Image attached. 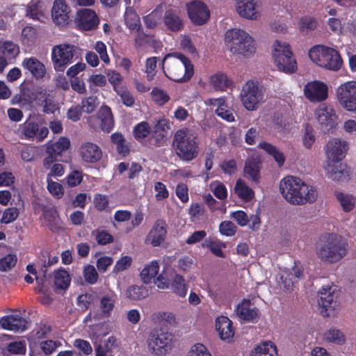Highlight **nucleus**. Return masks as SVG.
<instances>
[{
    "label": "nucleus",
    "instance_id": "f8f14e48",
    "mask_svg": "<svg viewBox=\"0 0 356 356\" xmlns=\"http://www.w3.org/2000/svg\"><path fill=\"white\" fill-rule=\"evenodd\" d=\"M172 341V335L169 332L154 330L148 339V348L155 355H164L170 348Z\"/></svg>",
    "mask_w": 356,
    "mask_h": 356
},
{
    "label": "nucleus",
    "instance_id": "1a4fd4ad",
    "mask_svg": "<svg viewBox=\"0 0 356 356\" xmlns=\"http://www.w3.org/2000/svg\"><path fill=\"white\" fill-rule=\"evenodd\" d=\"M17 134L21 139L40 143L47 137L49 129L46 126H42L37 121L28 118L19 125Z\"/></svg>",
    "mask_w": 356,
    "mask_h": 356
},
{
    "label": "nucleus",
    "instance_id": "a19ab883",
    "mask_svg": "<svg viewBox=\"0 0 356 356\" xmlns=\"http://www.w3.org/2000/svg\"><path fill=\"white\" fill-rule=\"evenodd\" d=\"M70 284V278L68 273L63 269H59L54 272V284L60 289H67Z\"/></svg>",
    "mask_w": 356,
    "mask_h": 356
},
{
    "label": "nucleus",
    "instance_id": "c03bdc74",
    "mask_svg": "<svg viewBox=\"0 0 356 356\" xmlns=\"http://www.w3.org/2000/svg\"><path fill=\"white\" fill-rule=\"evenodd\" d=\"M336 197L344 211L353 210L355 204V197L353 195L339 192L336 194Z\"/></svg>",
    "mask_w": 356,
    "mask_h": 356
},
{
    "label": "nucleus",
    "instance_id": "f704fd0d",
    "mask_svg": "<svg viewBox=\"0 0 356 356\" xmlns=\"http://www.w3.org/2000/svg\"><path fill=\"white\" fill-rule=\"evenodd\" d=\"M215 102H212L213 105H218V108L216 109V114L220 117L222 119L232 122L234 121V116L232 113V110L228 109L225 105V101L223 98L214 99Z\"/></svg>",
    "mask_w": 356,
    "mask_h": 356
},
{
    "label": "nucleus",
    "instance_id": "0eeeda50",
    "mask_svg": "<svg viewBox=\"0 0 356 356\" xmlns=\"http://www.w3.org/2000/svg\"><path fill=\"white\" fill-rule=\"evenodd\" d=\"M80 57L79 49L74 44L63 43L51 49V59L56 72H63L67 67Z\"/></svg>",
    "mask_w": 356,
    "mask_h": 356
},
{
    "label": "nucleus",
    "instance_id": "423d86ee",
    "mask_svg": "<svg viewBox=\"0 0 356 356\" xmlns=\"http://www.w3.org/2000/svg\"><path fill=\"white\" fill-rule=\"evenodd\" d=\"M225 40L230 44V50L234 54L249 56L256 50L253 38L248 33L241 29L227 31Z\"/></svg>",
    "mask_w": 356,
    "mask_h": 356
},
{
    "label": "nucleus",
    "instance_id": "9b49d317",
    "mask_svg": "<svg viewBox=\"0 0 356 356\" xmlns=\"http://www.w3.org/2000/svg\"><path fill=\"white\" fill-rule=\"evenodd\" d=\"M339 104L348 111H356V81H347L337 90Z\"/></svg>",
    "mask_w": 356,
    "mask_h": 356
},
{
    "label": "nucleus",
    "instance_id": "49530a36",
    "mask_svg": "<svg viewBox=\"0 0 356 356\" xmlns=\"http://www.w3.org/2000/svg\"><path fill=\"white\" fill-rule=\"evenodd\" d=\"M299 29L301 32L308 33L317 28L318 22L314 17L309 16L302 17L298 22Z\"/></svg>",
    "mask_w": 356,
    "mask_h": 356
},
{
    "label": "nucleus",
    "instance_id": "69168bd1",
    "mask_svg": "<svg viewBox=\"0 0 356 356\" xmlns=\"http://www.w3.org/2000/svg\"><path fill=\"white\" fill-rule=\"evenodd\" d=\"M187 356H211L205 346L202 343L193 345Z\"/></svg>",
    "mask_w": 356,
    "mask_h": 356
},
{
    "label": "nucleus",
    "instance_id": "37998d69",
    "mask_svg": "<svg viewBox=\"0 0 356 356\" xmlns=\"http://www.w3.org/2000/svg\"><path fill=\"white\" fill-rule=\"evenodd\" d=\"M210 83L215 90L222 91L228 87V79L225 74L218 72L211 76Z\"/></svg>",
    "mask_w": 356,
    "mask_h": 356
},
{
    "label": "nucleus",
    "instance_id": "20e7f679",
    "mask_svg": "<svg viewBox=\"0 0 356 356\" xmlns=\"http://www.w3.org/2000/svg\"><path fill=\"white\" fill-rule=\"evenodd\" d=\"M172 147L181 161L195 159L200 152L197 136L188 128L178 129L174 134Z\"/></svg>",
    "mask_w": 356,
    "mask_h": 356
},
{
    "label": "nucleus",
    "instance_id": "f03ea898",
    "mask_svg": "<svg viewBox=\"0 0 356 356\" xmlns=\"http://www.w3.org/2000/svg\"><path fill=\"white\" fill-rule=\"evenodd\" d=\"M348 244L341 235L325 233L319 236L315 244L316 257L324 263L335 264L348 253Z\"/></svg>",
    "mask_w": 356,
    "mask_h": 356
},
{
    "label": "nucleus",
    "instance_id": "72a5a7b5",
    "mask_svg": "<svg viewBox=\"0 0 356 356\" xmlns=\"http://www.w3.org/2000/svg\"><path fill=\"white\" fill-rule=\"evenodd\" d=\"M258 147L270 155L280 167L284 165L285 156L283 152L280 151L276 146L266 141H263L259 144Z\"/></svg>",
    "mask_w": 356,
    "mask_h": 356
},
{
    "label": "nucleus",
    "instance_id": "79ce46f5",
    "mask_svg": "<svg viewBox=\"0 0 356 356\" xmlns=\"http://www.w3.org/2000/svg\"><path fill=\"white\" fill-rule=\"evenodd\" d=\"M126 295L131 300H138L147 297L148 291L143 286L134 285L127 289Z\"/></svg>",
    "mask_w": 356,
    "mask_h": 356
},
{
    "label": "nucleus",
    "instance_id": "a18cd8bd",
    "mask_svg": "<svg viewBox=\"0 0 356 356\" xmlns=\"http://www.w3.org/2000/svg\"><path fill=\"white\" fill-rule=\"evenodd\" d=\"M202 247L209 248L210 251L216 256L221 258L225 257L222 248L225 247V244L218 241L206 239L202 244Z\"/></svg>",
    "mask_w": 356,
    "mask_h": 356
},
{
    "label": "nucleus",
    "instance_id": "c9c22d12",
    "mask_svg": "<svg viewBox=\"0 0 356 356\" xmlns=\"http://www.w3.org/2000/svg\"><path fill=\"white\" fill-rule=\"evenodd\" d=\"M166 234L165 227L161 226L160 224H156L148 234V239L151 240V244L154 246H159L164 241Z\"/></svg>",
    "mask_w": 356,
    "mask_h": 356
},
{
    "label": "nucleus",
    "instance_id": "aec40b11",
    "mask_svg": "<svg viewBox=\"0 0 356 356\" xmlns=\"http://www.w3.org/2000/svg\"><path fill=\"white\" fill-rule=\"evenodd\" d=\"M70 9L64 0H55L51 15L55 24L61 26L68 24Z\"/></svg>",
    "mask_w": 356,
    "mask_h": 356
},
{
    "label": "nucleus",
    "instance_id": "4d7b16f0",
    "mask_svg": "<svg viewBox=\"0 0 356 356\" xmlns=\"http://www.w3.org/2000/svg\"><path fill=\"white\" fill-rule=\"evenodd\" d=\"M157 65L156 57H150L145 62V72L147 73V79L149 81L152 80L156 75V67Z\"/></svg>",
    "mask_w": 356,
    "mask_h": 356
},
{
    "label": "nucleus",
    "instance_id": "7ed1b4c3",
    "mask_svg": "<svg viewBox=\"0 0 356 356\" xmlns=\"http://www.w3.org/2000/svg\"><path fill=\"white\" fill-rule=\"evenodd\" d=\"M163 70L170 80L184 83L189 81L194 74L191 60L181 53L168 54L163 60Z\"/></svg>",
    "mask_w": 356,
    "mask_h": 356
},
{
    "label": "nucleus",
    "instance_id": "9d476101",
    "mask_svg": "<svg viewBox=\"0 0 356 356\" xmlns=\"http://www.w3.org/2000/svg\"><path fill=\"white\" fill-rule=\"evenodd\" d=\"M241 99L247 110H255L263 99V94L257 83L253 81H247L241 92Z\"/></svg>",
    "mask_w": 356,
    "mask_h": 356
},
{
    "label": "nucleus",
    "instance_id": "a878e982",
    "mask_svg": "<svg viewBox=\"0 0 356 356\" xmlns=\"http://www.w3.org/2000/svg\"><path fill=\"white\" fill-rule=\"evenodd\" d=\"M236 312L240 318L256 322L259 316V310L254 307H251L250 300L244 299L236 307Z\"/></svg>",
    "mask_w": 356,
    "mask_h": 356
},
{
    "label": "nucleus",
    "instance_id": "0e129e2a",
    "mask_svg": "<svg viewBox=\"0 0 356 356\" xmlns=\"http://www.w3.org/2000/svg\"><path fill=\"white\" fill-rule=\"evenodd\" d=\"M19 209L15 207H10L6 209L3 213L1 222H13L19 216Z\"/></svg>",
    "mask_w": 356,
    "mask_h": 356
},
{
    "label": "nucleus",
    "instance_id": "3c124183",
    "mask_svg": "<svg viewBox=\"0 0 356 356\" xmlns=\"http://www.w3.org/2000/svg\"><path fill=\"white\" fill-rule=\"evenodd\" d=\"M99 105L98 99L96 96H90L83 98L80 105L83 111L87 113H91L95 111Z\"/></svg>",
    "mask_w": 356,
    "mask_h": 356
},
{
    "label": "nucleus",
    "instance_id": "58836bf2",
    "mask_svg": "<svg viewBox=\"0 0 356 356\" xmlns=\"http://www.w3.org/2000/svg\"><path fill=\"white\" fill-rule=\"evenodd\" d=\"M151 128L148 122H141L137 124L133 129L134 138L143 144L144 141L149 137Z\"/></svg>",
    "mask_w": 356,
    "mask_h": 356
},
{
    "label": "nucleus",
    "instance_id": "5701e85b",
    "mask_svg": "<svg viewBox=\"0 0 356 356\" xmlns=\"http://www.w3.org/2000/svg\"><path fill=\"white\" fill-rule=\"evenodd\" d=\"M163 21L166 29L172 32H179L184 28V21L179 13L170 8L165 11Z\"/></svg>",
    "mask_w": 356,
    "mask_h": 356
},
{
    "label": "nucleus",
    "instance_id": "dca6fc26",
    "mask_svg": "<svg viewBox=\"0 0 356 356\" xmlns=\"http://www.w3.org/2000/svg\"><path fill=\"white\" fill-rule=\"evenodd\" d=\"M304 95L311 102H321L328 97V88L321 81H309L304 86Z\"/></svg>",
    "mask_w": 356,
    "mask_h": 356
},
{
    "label": "nucleus",
    "instance_id": "de8ad7c7",
    "mask_svg": "<svg viewBox=\"0 0 356 356\" xmlns=\"http://www.w3.org/2000/svg\"><path fill=\"white\" fill-rule=\"evenodd\" d=\"M151 95L152 101L160 106L165 105L170 100L167 92L159 88H154L152 90Z\"/></svg>",
    "mask_w": 356,
    "mask_h": 356
},
{
    "label": "nucleus",
    "instance_id": "7c9ffc66",
    "mask_svg": "<svg viewBox=\"0 0 356 356\" xmlns=\"http://www.w3.org/2000/svg\"><path fill=\"white\" fill-rule=\"evenodd\" d=\"M250 356H277V347L271 341H264L257 345Z\"/></svg>",
    "mask_w": 356,
    "mask_h": 356
},
{
    "label": "nucleus",
    "instance_id": "864d4df0",
    "mask_svg": "<svg viewBox=\"0 0 356 356\" xmlns=\"http://www.w3.org/2000/svg\"><path fill=\"white\" fill-rule=\"evenodd\" d=\"M161 18L160 11L154 10L149 15L143 17V22L148 29H154Z\"/></svg>",
    "mask_w": 356,
    "mask_h": 356
},
{
    "label": "nucleus",
    "instance_id": "2f4dec72",
    "mask_svg": "<svg viewBox=\"0 0 356 356\" xmlns=\"http://www.w3.org/2000/svg\"><path fill=\"white\" fill-rule=\"evenodd\" d=\"M116 298L117 296L113 291L104 294L101 298L99 308L105 317L111 316V312L115 307Z\"/></svg>",
    "mask_w": 356,
    "mask_h": 356
},
{
    "label": "nucleus",
    "instance_id": "680f3d73",
    "mask_svg": "<svg viewBox=\"0 0 356 356\" xmlns=\"http://www.w3.org/2000/svg\"><path fill=\"white\" fill-rule=\"evenodd\" d=\"M21 158L26 162H30L34 160L36 149L34 146L26 145L20 151Z\"/></svg>",
    "mask_w": 356,
    "mask_h": 356
},
{
    "label": "nucleus",
    "instance_id": "338daca9",
    "mask_svg": "<svg viewBox=\"0 0 356 356\" xmlns=\"http://www.w3.org/2000/svg\"><path fill=\"white\" fill-rule=\"evenodd\" d=\"M8 350L13 354L24 355L26 353V348L24 341H13L8 344Z\"/></svg>",
    "mask_w": 356,
    "mask_h": 356
},
{
    "label": "nucleus",
    "instance_id": "774afa93",
    "mask_svg": "<svg viewBox=\"0 0 356 356\" xmlns=\"http://www.w3.org/2000/svg\"><path fill=\"white\" fill-rule=\"evenodd\" d=\"M95 51L99 54L101 60L105 63H110V58L107 54L106 44L102 41H97L95 46Z\"/></svg>",
    "mask_w": 356,
    "mask_h": 356
},
{
    "label": "nucleus",
    "instance_id": "473e14b6",
    "mask_svg": "<svg viewBox=\"0 0 356 356\" xmlns=\"http://www.w3.org/2000/svg\"><path fill=\"white\" fill-rule=\"evenodd\" d=\"M234 193L237 196L245 202H250L254 197V191L246 185L244 181L239 179L234 186Z\"/></svg>",
    "mask_w": 356,
    "mask_h": 356
},
{
    "label": "nucleus",
    "instance_id": "5fc2aeb1",
    "mask_svg": "<svg viewBox=\"0 0 356 356\" xmlns=\"http://www.w3.org/2000/svg\"><path fill=\"white\" fill-rule=\"evenodd\" d=\"M107 77L109 83L112 85L113 90L116 93H119L120 86L122 81L121 74L115 70H110L107 73Z\"/></svg>",
    "mask_w": 356,
    "mask_h": 356
},
{
    "label": "nucleus",
    "instance_id": "cd10ccee",
    "mask_svg": "<svg viewBox=\"0 0 356 356\" xmlns=\"http://www.w3.org/2000/svg\"><path fill=\"white\" fill-rule=\"evenodd\" d=\"M334 164L329 165L327 172L330 178L334 181H344L349 177L348 166L342 163L334 162Z\"/></svg>",
    "mask_w": 356,
    "mask_h": 356
},
{
    "label": "nucleus",
    "instance_id": "6ab92c4d",
    "mask_svg": "<svg viewBox=\"0 0 356 356\" xmlns=\"http://www.w3.org/2000/svg\"><path fill=\"white\" fill-rule=\"evenodd\" d=\"M102 149L92 142L83 143L79 147V154L81 159L88 163H95L102 157Z\"/></svg>",
    "mask_w": 356,
    "mask_h": 356
},
{
    "label": "nucleus",
    "instance_id": "052dcab7",
    "mask_svg": "<svg viewBox=\"0 0 356 356\" xmlns=\"http://www.w3.org/2000/svg\"><path fill=\"white\" fill-rule=\"evenodd\" d=\"M93 203L97 210L102 211L108 206V197L101 193L95 194Z\"/></svg>",
    "mask_w": 356,
    "mask_h": 356
},
{
    "label": "nucleus",
    "instance_id": "6e6552de",
    "mask_svg": "<svg viewBox=\"0 0 356 356\" xmlns=\"http://www.w3.org/2000/svg\"><path fill=\"white\" fill-rule=\"evenodd\" d=\"M274 62L279 70L286 74H291L297 70L296 60L291 47L285 42L276 40L272 51Z\"/></svg>",
    "mask_w": 356,
    "mask_h": 356
},
{
    "label": "nucleus",
    "instance_id": "b1692460",
    "mask_svg": "<svg viewBox=\"0 0 356 356\" xmlns=\"http://www.w3.org/2000/svg\"><path fill=\"white\" fill-rule=\"evenodd\" d=\"M216 330L222 340L230 341L234 335L232 321L227 316H218L216 319Z\"/></svg>",
    "mask_w": 356,
    "mask_h": 356
},
{
    "label": "nucleus",
    "instance_id": "bb28decb",
    "mask_svg": "<svg viewBox=\"0 0 356 356\" xmlns=\"http://www.w3.org/2000/svg\"><path fill=\"white\" fill-rule=\"evenodd\" d=\"M334 298V291L331 286L323 287L319 291L318 305L322 308L321 314L323 316H329L328 308L331 307Z\"/></svg>",
    "mask_w": 356,
    "mask_h": 356
},
{
    "label": "nucleus",
    "instance_id": "bf43d9fd",
    "mask_svg": "<svg viewBox=\"0 0 356 356\" xmlns=\"http://www.w3.org/2000/svg\"><path fill=\"white\" fill-rule=\"evenodd\" d=\"M47 189L49 192L57 198H60L63 195V189L61 184L52 181L51 179H47Z\"/></svg>",
    "mask_w": 356,
    "mask_h": 356
},
{
    "label": "nucleus",
    "instance_id": "ddd939ff",
    "mask_svg": "<svg viewBox=\"0 0 356 356\" xmlns=\"http://www.w3.org/2000/svg\"><path fill=\"white\" fill-rule=\"evenodd\" d=\"M170 127L165 120H159L150 131L149 137L144 141L143 145L148 148L163 147L168 139Z\"/></svg>",
    "mask_w": 356,
    "mask_h": 356
},
{
    "label": "nucleus",
    "instance_id": "4be33fe9",
    "mask_svg": "<svg viewBox=\"0 0 356 356\" xmlns=\"http://www.w3.org/2000/svg\"><path fill=\"white\" fill-rule=\"evenodd\" d=\"M28 321L19 315H8L0 319L1 327L10 331H24L26 329Z\"/></svg>",
    "mask_w": 356,
    "mask_h": 356
},
{
    "label": "nucleus",
    "instance_id": "2eb2a0df",
    "mask_svg": "<svg viewBox=\"0 0 356 356\" xmlns=\"http://www.w3.org/2000/svg\"><path fill=\"white\" fill-rule=\"evenodd\" d=\"M74 24L75 27L79 31H94L98 28L99 19L95 10L81 8L76 12Z\"/></svg>",
    "mask_w": 356,
    "mask_h": 356
},
{
    "label": "nucleus",
    "instance_id": "412c9836",
    "mask_svg": "<svg viewBox=\"0 0 356 356\" xmlns=\"http://www.w3.org/2000/svg\"><path fill=\"white\" fill-rule=\"evenodd\" d=\"M22 66L37 80L43 79L47 73L45 65L35 57L25 58Z\"/></svg>",
    "mask_w": 356,
    "mask_h": 356
},
{
    "label": "nucleus",
    "instance_id": "39448f33",
    "mask_svg": "<svg viewBox=\"0 0 356 356\" xmlns=\"http://www.w3.org/2000/svg\"><path fill=\"white\" fill-rule=\"evenodd\" d=\"M309 56L316 65L327 70L337 71L342 65L339 53L332 47L316 45L309 51Z\"/></svg>",
    "mask_w": 356,
    "mask_h": 356
},
{
    "label": "nucleus",
    "instance_id": "603ef678",
    "mask_svg": "<svg viewBox=\"0 0 356 356\" xmlns=\"http://www.w3.org/2000/svg\"><path fill=\"white\" fill-rule=\"evenodd\" d=\"M325 337L327 341L337 344H343L346 341L343 334L340 330L334 328L330 329L325 334Z\"/></svg>",
    "mask_w": 356,
    "mask_h": 356
},
{
    "label": "nucleus",
    "instance_id": "c85d7f7f",
    "mask_svg": "<svg viewBox=\"0 0 356 356\" xmlns=\"http://www.w3.org/2000/svg\"><path fill=\"white\" fill-rule=\"evenodd\" d=\"M243 174L245 178L258 184L261 177L259 163L253 159L247 160L245 163Z\"/></svg>",
    "mask_w": 356,
    "mask_h": 356
},
{
    "label": "nucleus",
    "instance_id": "4468645a",
    "mask_svg": "<svg viewBox=\"0 0 356 356\" xmlns=\"http://www.w3.org/2000/svg\"><path fill=\"white\" fill-rule=\"evenodd\" d=\"M314 113L323 131L329 133L335 129L337 115L331 106L322 104L316 109Z\"/></svg>",
    "mask_w": 356,
    "mask_h": 356
},
{
    "label": "nucleus",
    "instance_id": "ea45409f",
    "mask_svg": "<svg viewBox=\"0 0 356 356\" xmlns=\"http://www.w3.org/2000/svg\"><path fill=\"white\" fill-rule=\"evenodd\" d=\"M159 264L156 261H153L149 265L145 266L140 272V277L143 281L147 284L149 283L159 273Z\"/></svg>",
    "mask_w": 356,
    "mask_h": 356
},
{
    "label": "nucleus",
    "instance_id": "4c0bfd02",
    "mask_svg": "<svg viewBox=\"0 0 356 356\" xmlns=\"http://www.w3.org/2000/svg\"><path fill=\"white\" fill-rule=\"evenodd\" d=\"M172 291L181 298L186 296L188 287L185 283L184 277L179 274H175L171 283Z\"/></svg>",
    "mask_w": 356,
    "mask_h": 356
},
{
    "label": "nucleus",
    "instance_id": "8fccbe9b",
    "mask_svg": "<svg viewBox=\"0 0 356 356\" xmlns=\"http://www.w3.org/2000/svg\"><path fill=\"white\" fill-rule=\"evenodd\" d=\"M17 261V258L15 254H8L5 256H2L0 259V271H9L15 266Z\"/></svg>",
    "mask_w": 356,
    "mask_h": 356
},
{
    "label": "nucleus",
    "instance_id": "e2e57ef3",
    "mask_svg": "<svg viewBox=\"0 0 356 356\" xmlns=\"http://www.w3.org/2000/svg\"><path fill=\"white\" fill-rule=\"evenodd\" d=\"M188 214L191 218H200L204 216L205 209L202 203H192L188 209Z\"/></svg>",
    "mask_w": 356,
    "mask_h": 356
},
{
    "label": "nucleus",
    "instance_id": "6e6d98bb",
    "mask_svg": "<svg viewBox=\"0 0 356 356\" xmlns=\"http://www.w3.org/2000/svg\"><path fill=\"white\" fill-rule=\"evenodd\" d=\"M83 276L85 281L90 284H95L97 281L98 274L95 268L92 265H87L83 269Z\"/></svg>",
    "mask_w": 356,
    "mask_h": 356
},
{
    "label": "nucleus",
    "instance_id": "13d9d810",
    "mask_svg": "<svg viewBox=\"0 0 356 356\" xmlns=\"http://www.w3.org/2000/svg\"><path fill=\"white\" fill-rule=\"evenodd\" d=\"M67 183L70 186L79 185L83 181L82 170H72L66 177Z\"/></svg>",
    "mask_w": 356,
    "mask_h": 356
},
{
    "label": "nucleus",
    "instance_id": "f3484780",
    "mask_svg": "<svg viewBox=\"0 0 356 356\" xmlns=\"http://www.w3.org/2000/svg\"><path fill=\"white\" fill-rule=\"evenodd\" d=\"M188 15L193 23L204 24L209 18L210 13L207 6L201 1H192L187 6Z\"/></svg>",
    "mask_w": 356,
    "mask_h": 356
},
{
    "label": "nucleus",
    "instance_id": "f257e3e1",
    "mask_svg": "<svg viewBox=\"0 0 356 356\" xmlns=\"http://www.w3.org/2000/svg\"><path fill=\"white\" fill-rule=\"evenodd\" d=\"M280 190L283 197L293 205L314 203L318 197V193L314 186L293 176L283 178L280 183Z\"/></svg>",
    "mask_w": 356,
    "mask_h": 356
},
{
    "label": "nucleus",
    "instance_id": "e433bc0d",
    "mask_svg": "<svg viewBox=\"0 0 356 356\" xmlns=\"http://www.w3.org/2000/svg\"><path fill=\"white\" fill-rule=\"evenodd\" d=\"M101 120V128L104 131L110 132L114 126V121L111 110L106 106L102 109L99 114Z\"/></svg>",
    "mask_w": 356,
    "mask_h": 356
},
{
    "label": "nucleus",
    "instance_id": "c756f323",
    "mask_svg": "<svg viewBox=\"0 0 356 356\" xmlns=\"http://www.w3.org/2000/svg\"><path fill=\"white\" fill-rule=\"evenodd\" d=\"M19 54V47L10 40L0 41V55L10 61L15 59Z\"/></svg>",
    "mask_w": 356,
    "mask_h": 356
},
{
    "label": "nucleus",
    "instance_id": "a211bd4d",
    "mask_svg": "<svg viewBox=\"0 0 356 356\" xmlns=\"http://www.w3.org/2000/svg\"><path fill=\"white\" fill-rule=\"evenodd\" d=\"M348 144L338 138H334L326 145L325 152L327 157L332 162H339L346 156Z\"/></svg>",
    "mask_w": 356,
    "mask_h": 356
},
{
    "label": "nucleus",
    "instance_id": "393cba45",
    "mask_svg": "<svg viewBox=\"0 0 356 356\" xmlns=\"http://www.w3.org/2000/svg\"><path fill=\"white\" fill-rule=\"evenodd\" d=\"M236 2V11L244 18L255 19L259 17L256 10L258 0H235Z\"/></svg>",
    "mask_w": 356,
    "mask_h": 356
},
{
    "label": "nucleus",
    "instance_id": "09e8293b",
    "mask_svg": "<svg viewBox=\"0 0 356 356\" xmlns=\"http://www.w3.org/2000/svg\"><path fill=\"white\" fill-rule=\"evenodd\" d=\"M42 111L47 114H54L55 111L58 109V107L55 104L54 100L50 98L49 94L46 92L42 94Z\"/></svg>",
    "mask_w": 356,
    "mask_h": 356
}]
</instances>
